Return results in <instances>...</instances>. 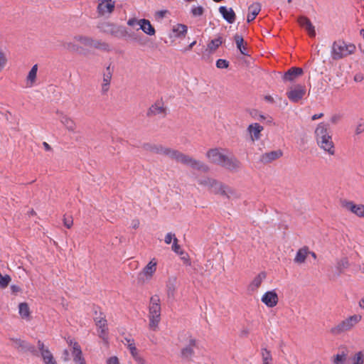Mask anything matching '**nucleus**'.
Masks as SVG:
<instances>
[{
  "mask_svg": "<svg viewBox=\"0 0 364 364\" xmlns=\"http://www.w3.org/2000/svg\"><path fill=\"white\" fill-rule=\"evenodd\" d=\"M175 239H177L176 235L172 232H168L165 235L164 242L166 244L169 245L174 242Z\"/></svg>",
  "mask_w": 364,
  "mask_h": 364,
  "instance_id": "nucleus-45",
  "label": "nucleus"
},
{
  "mask_svg": "<svg viewBox=\"0 0 364 364\" xmlns=\"http://www.w3.org/2000/svg\"><path fill=\"white\" fill-rule=\"evenodd\" d=\"M196 345V341L188 336V345L181 350V355L184 358H190L193 355V347Z\"/></svg>",
  "mask_w": 364,
  "mask_h": 364,
  "instance_id": "nucleus-27",
  "label": "nucleus"
},
{
  "mask_svg": "<svg viewBox=\"0 0 364 364\" xmlns=\"http://www.w3.org/2000/svg\"><path fill=\"white\" fill-rule=\"evenodd\" d=\"M75 41L74 42H65L63 44V47L70 51H76V50H77L78 48L75 44Z\"/></svg>",
  "mask_w": 364,
  "mask_h": 364,
  "instance_id": "nucleus-44",
  "label": "nucleus"
},
{
  "mask_svg": "<svg viewBox=\"0 0 364 364\" xmlns=\"http://www.w3.org/2000/svg\"><path fill=\"white\" fill-rule=\"evenodd\" d=\"M358 305L361 309H364V297L359 301Z\"/></svg>",
  "mask_w": 364,
  "mask_h": 364,
  "instance_id": "nucleus-64",
  "label": "nucleus"
},
{
  "mask_svg": "<svg viewBox=\"0 0 364 364\" xmlns=\"http://www.w3.org/2000/svg\"><path fill=\"white\" fill-rule=\"evenodd\" d=\"M115 5L114 0H99L97 7V13L102 16H109L114 11Z\"/></svg>",
  "mask_w": 364,
  "mask_h": 364,
  "instance_id": "nucleus-10",
  "label": "nucleus"
},
{
  "mask_svg": "<svg viewBox=\"0 0 364 364\" xmlns=\"http://www.w3.org/2000/svg\"><path fill=\"white\" fill-rule=\"evenodd\" d=\"M282 156V151L279 149L266 152L261 156L260 161L264 164L271 163Z\"/></svg>",
  "mask_w": 364,
  "mask_h": 364,
  "instance_id": "nucleus-22",
  "label": "nucleus"
},
{
  "mask_svg": "<svg viewBox=\"0 0 364 364\" xmlns=\"http://www.w3.org/2000/svg\"><path fill=\"white\" fill-rule=\"evenodd\" d=\"M198 183L206 187L214 194L225 196L228 198H238V194L235 190L214 178L205 177L200 179Z\"/></svg>",
  "mask_w": 364,
  "mask_h": 364,
  "instance_id": "nucleus-3",
  "label": "nucleus"
},
{
  "mask_svg": "<svg viewBox=\"0 0 364 364\" xmlns=\"http://www.w3.org/2000/svg\"><path fill=\"white\" fill-rule=\"evenodd\" d=\"M223 41L221 37H218L212 40L208 45V49L210 52H214L222 44Z\"/></svg>",
  "mask_w": 364,
  "mask_h": 364,
  "instance_id": "nucleus-40",
  "label": "nucleus"
},
{
  "mask_svg": "<svg viewBox=\"0 0 364 364\" xmlns=\"http://www.w3.org/2000/svg\"><path fill=\"white\" fill-rule=\"evenodd\" d=\"M219 12L229 23H232L235 21V14L232 9H228L225 6H220Z\"/></svg>",
  "mask_w": 364,
  "mask_h": 364,
  "instance_id": "nucleus-26",
  "label": "nucleus"
},
{
  "mask_svg": "<svg viewBox=\"0 0 364 364\" xmlns=\"http://www.w3.org/2000/svg\"><path fill=\"white\" fill-rule=\"evenodd\" d=\"M174 36L176 38L184 37L187 33V26L183 24H177L172 28Z\"/></svg>",
  "mask_w": 364,
  "mask_h": 364,
  "instance_id": "nucleus-35",
  "label": "nucleus"
},
{
  "mask_svg": "<svg viewBox=\"0 0 364 364\" xmlns=\"http://www.w3.org/2000/svg\"><path fill=\"white\" fill-rule=\"evenodd\" d=\"M348 353L342 350L333 355L332 358V362L333 364H346L347 360Z\"/></svg>",
  "mask_w": 364,
  "mask_h": 364,
  "instance_id": "nucleus-36",
  "label": "nucleus"
},
{
  "mask_svg": "<svg viewBox=\"0 0 364 364\" xmlns=\"http://www.w3.org/2000/svg\"><path fill=\"white\" fill-rule=\"evenodd\" d=\"M226 151L220 148L210 149L207 151L206 157L210 163L221 166L226 156L225 154Z\"/></svg>",
  "mask_w": 364,
  "mask_h": 364,
  "instance_id": "nucleus-11",
  "label": "nucleus"
},
{
  "mask_svg": "<svg viewBox=\"0 0 364 364\" xmlns=\"http://www.w3.org/2000/svg\"><path fill=\"white\" fill-rule=\"evenodd\" d=\"M261 300L267 306L272 308L277 304L279 299L275 291H269L262 296Z\"/></svg>",
  "mask_w": 364,
  "mask_h": 364,
  "instance_id": "nucleus-18",
  "label": "nucleus"
},
{
  "mask_svg": "<svg viewBox=\"0 0 364 364\" xmlns=\"http://www.w3.org/2000/svg\"><path fill=\"white\" fill-rule=\"evenodd\" d=\"M63 359L64 360L67 361L69 359V353L68 350H65L63 352Z\"/></svg>",
  "mask_w": 364,
  "mask_h": 364,
  "instance_id": "nucleus-62",
  "label": "nucleus"
},
{
  "mask_svg": "<svg viewBox=\"0 0 364 364\" xmlns=\"http://www.w3.org/2000/svg\"><path fill=\"white\" fill-rule=\"evenodd\" d=\"M352 364H364V350L358 351L354 355Z\"/></svg>",
  "mask_w": 364,
  "mask_h": 364,
  "instance_id": "nucleus-41",
  "label": "nucleus"
},
{
  "mask_svg": "<svg viewBox=\"0 0 364 364\" xmlns=\"http://www.w3.org/2000/svg\"><path fill=\"white\" fill-rule=\"evenodd\" d=\"M266 278V273L264 272H262L259 273L254 279L252 280L250 284L248 286V290L251 292H255L260 287L262 282Z\"/></svg>",
  "mask_w": 364,
  "mask_h": 364,
  "instance_id": "nucleus-21",
  "label": "nucleus"
},
{
  "mask_svg": "<svg viewBox=\"0 0 364 364\" xmlns=\"http://www.w3.org/2000/svg\"><path fill=\"white\" fill-rule=\"evenodd\" d=\"M97 326L99 328V336L103 340L107 339V320L105 318H101V320H97Z\"/></svg>",
  "mask_w": 364,
  "mask_h": 364,
  "instance_id": "nucleus-33",
  "label": "nucleus"
},
{
  "mask_svg": "<svg viewBox=\"0 0 364 364\" xmlns=\"http://www.w3.org/2000/svg\"><path fill=\"white\" fill-rule=\"evenodd\" d=\"M306 95L305 86L301 85H296L291 87L287 92V95L290 101L297 102L301 100Z\"/></svg>",
  "mask_w": 364,
  "mask_h": 364,
  "instance_id": "nucleus-12",
  "label": "nucleus"
},
{
  "mask_svg": "<svg viewBox=\"0 0 364 364\" xmlns=\"http://www.w3.org/2000/svg\"><path fill=\"white\" fill-rule=\"evenodd\" d=\"M340 117L337 115H333L331 117L330 121L333 124H336L339 121Z\"/></svg>",
  "mask_w": 364,
  "mask_h": 364,
  "instance_id": "nucleus-58",
  "label": "nucleus"
},
{
  "mask_svg": "<svg viewBox=\"0 0 364 364\" xmlns=\"http://www.w3.org/2000/svg\"><path fill=\"white\" fill-rule=\"evenodd\" d=\"M364 131V124H359L357 125L355 128V133L357 134H361Z\"/></svg>",
  "mask_w": 364,
  "mask_h": 364,
  "instance_id": "nucleus-53",
  "label": "nucleus"
},
{
  "mask_svg": "<svg viewBox=\"0 0 364 364\" xmlns=\"http://www.w3.org/2000/svg\"><path fill=\"white\" fill-rule=\"evenodd\" d=\"M177 289V279L176 277L168 278L166 283V293L169 298H173Z\"/></svg>",
  "mask_w": 364,
  "mask_h": 364,
  "instance_id": "nucleus-25",
  "label": "nucleus"
},
{
  "mask_svg": "<svg viewBox=\"0 0 364 364\" xmlns=\"http://www.w3.org/2000/svg\"><path fill=\"white\" fill-rule=\"evenodd\" d=\"M7 57L2 50H0V72H1L7 64Z\"/></svg>",
  "mask_w": 364,
  "mask_h": 364,
  "instance_id": "nucleus-43",
  "label": "nucleus"
},
{
  "mask_svg": "<svg viewBox=\"0 0 364 364\" xmlns=\"http://www.w3.org/2000/svg\"><path fill=\"white\" fill-rule=\"evenodd\" d=\"M350 267L349 260L347 257H342L337 260L336 268L339 274L344 272Z\"/></svg>",
  "mask_w": 364,
  "mask_h": 364,
  "instance_id": "nucleus-34",
  "label": "nucleus"
},
{
  "mask_svg": "<svg viewBox=\"0 0 364 364\" xmlns=\"http://www.w3.org/2000/svg\"><path fill=\"white\" fill-rule=\"evenodd\" d=\"M355 50L354 44H347L344 41H338L333 44L332 57L334 60L345 58Z\"/></svg>",
  "mask_w": 364,
  "mask_h": 364,
  "instance_id": "nucleus-6",
  "label": "nucleus"
},
{
  "mask_svg": "<svg viewBox=\"0 0 364 364\" xmlns=\"http://www.w3.org/2000/svg\"><path fill=\"white\" fill-rule=\"evenodd\" d=\"M19 314L22 318L29 319L30 318V309L28 305L25 303H21L18 306Z\"/></svg>",
  "mask_w": 364,
  "mask_h": 364,
  "instance_id": "nucleus-37",
  "label": "nucleus"
},
{
  "mask_svg": "<svg viewBox=\"0 0 364 364\" xmlns=\"http://www.w3.org/2000/svg\"><path fill=\"white\" fill-rule=\"evenodd\" d=\"M303 74V70L300 68H291L283 76L284 81H294Z\"/></svg>",
  "mask_w": 364,
  "mask_h": 364,
  "instance_id": "nucleus-24",
  "label": "nucleus"
},
{
  "mask_svg": "<svg viewBox=\"0 0 364 364\" xmlns=\"http://www.w3.org/2000/svg\"><path fill=\"white\" fill-rule=\"evenodd\" d=\"M146 115L149 117L158 116L159 117H165L166 115V107L161 100L156 101L148 109Z\"/></svg>",
  "mask_w": 364,
  "mask_h": 364,
  "instance_id": "nucleus-13",
  "label": "nucleus"
},
{
  "mask_svg": "<svg viewBox=\"0 0 364 364\" xmlns=\"http://www.w3.org/2000/svg\"><path fill=\"white\" fill-rule=\"evenodd\" d=\"M134 358L139 364H146L145 360L139 355H136Z\"/></svg>",
  "mask_w": 364,
  "mask_h": 364,
  "instance_id": "nucleus-55",
  "label": "nucleus"
},
{
  "mask_svg": "<svg viewBox=\"0 0 364 364\" xmlns=\"http://www.w3.org/2000/svg\"><path fill=\"white\" fill-rule=\"evenodd\" d=\"M229 65V63L227 60L223 59H219L216 62V66L218 68H226Z\"/></svg>",
  "mask_w": 364,
  "mask_h": 364,
  "instance_id": "nucleus-48",
  "label": "nucleus"
},
{
  "mask_svg": "<svg viewBox=\"0 0 364 364\" xmlns=\"http://www.w3.org/2000/svg\"><path fill=\"white\" fill-rule=\"evenodd\" d=\"M45 364H57L50 351L48 349L41 353Z\"/></svg>",
  "mask_w": 364,
  "mask_h": 364,
  "instance_id": "nucleus-38",
  "label": "nucleus"
},
{
  "mask_svg": "<svg viewBox=\"0 0 364 364\" xmlns=\"http://www.w3.org/2000/svg\"><path fill=\"white\" fill-rule=\"evenodd\" d=\"M69 345L73 347V360L75 364H85V360L82 357V351L77 343L70 340Z\"/></svg>",
  "mask_w": 364,
  "mask_h": 364,
  "instance_id": "nucleus-20",
  "label": "nucleus"
},
{
  "mask_svg": "<svg viewBox=\"0 0 364 364\" xmlns=\"http://www.w3.org/2000/svg\"><path fill=\"white\" fill-rule=\"evenodd\" d=\"M11 341L16 345V346H21L22 344V341L19 339H14V338H12Z\"/></svg>",
  "mask_w": 364,
  "mask_h": 364,
  "instance_id": "nucleus-63",
  "label": "nucleus"
},
{
  "mask_svg": "<svg viewBox=\"0 0 364 364\" xmlns=\"http://www.w3.org/2000/svg\"><path fill=\"white\" fill-rule=\"evenodd\" d=\"M11 290L13 294H17L21 291V289L18 285H11Z\"/></svg>",
  "mask_w": 364,
  "mask_h": 364,
  "instance_id": "nucleus-54",
  "label": "nucleus"
},
{
  "mask_svg": "<svg viewBox=\"0 0 364 364\" xmlns=\"http://www.w3.org/2000/svg\"><path fill=\"white\" fill-rule=\"evenodd\" d=\"M57 114L60 122L68 132L73 134L77 132V124L73 118L63 112H57Z\"/></svg>",
  "mask_w": 364,
  "mask_h": 364,
  "instance_id": "nucleus-14",
  "label": "nucleus"
},
{
  "mask_svg": "<svg viewBox=\"0 0 364 364\" xmlns=\"http://www.w3.org/2000/svg\"><path fill=\"white\" fill-rule=\"evenodd\" d=\"M323 116V113L316 114H314V115H313V116L311 117V119H312L313 121H314V120H316V119H318L321 118Z\"/></svg>",
  "mask_w": 364,
  "mask_h": 364,
  "instance_id": "nucleus-61",
  "label": "nucleus"
},
{
  "mask_svg": "<svg viewBox=\"0 0 364 364\" xmlns=\"http://www.w3.org/2000/svg\"><path fill=\"white\" fill-rule=\"evenodd\" d=\"M144 149L146 151L154 154L168 156L170 159H174L177 162L189 166L190 167L198 171L208 172L210 169L209 166L205 163L186 155L178 150L166 147L160 144H146L144 145Z\"/></svg>",
  "mask_w": 364,
  "mask_h": 364,
  "instance_id": "nucleus-1",
  "label": "nucleus"
},
{
  "mask_svg": "<svg viewBox=\"0 0 364 364\" xmlns=\"http://www.w3.org/2000/svg\"><path fill=\"white\" fill-rule=\"evenodd\" d=\"M97 28L101 31L117 38L124 37L127 34L124 27L110 22H102L97 26Z\"/></svg>",
  "mask_w": 364,
  "mask_h": 364,
  "instance_id": "nucleus-8",
  "label": "nucleus"
},
{
  "mask_svg": "<svg viewBox=\"0 0 364 364\" xmlns=\"http://www.w3.org/2000/svg\"><path fill=\"white\" fill-rule=\"evenodd\" d=\"M114 68L109 65L106 67L105 70L103 73V78L102 82V92L105 94L109 89L110 82L112 80Z\"/></svg>",
  "mask_w": 364,
  "mask_h": 364,
  "instance_id": "nucleus-16",
  "label": "nucleus"
},
{
  "mask_svg": "<svg viewBox=\"0 0 364 364\" xmlns=\"http://www.w3.org/2000/svg\"><path fill=\"white\" fill-rule=\"evenodd\" d=\"M234 38L237 48L240 52L244 55H249L247 48V43H245L242 36L237 34L235 36Z\"/></svg>",
  "mask_w": 364,
  "mask_h": 364,
  "instance_id": "nucleus-31",
  "label": "nucleus"
},
{
  "mask_svg": "<svg viewBox=\"0 0 364 364\" xmlns=\"http://www.w3.org/2000/svg\"><path fill=\"white\" fill-rule=\"evenodd\" d=\"M310 251L307 247H303L296 252L294 262L298 264H302L305 262L306 257L309 255Z\"/></svg>",
  "mask_w": 364,
  "mask_h": 364,
  "instance_id": "nucleus-32",
  "label": "nucleus"
},
{
  "mask_svg": "<svg viewBox=\"0 0 364 364\" xmlns=\"http://www.w3.org/2000/svg\"><path fill=\"white\" fill-rule=\"evenodd\" d=\"M127 343V347L130 351V353L134 358L136 355H139L138 350L134 345V341L128 338H125Z\"/></svg>",
  "mask_w": 364,
  "mask_h": 364,
  "instance_id": "nucleus-42",
  "label": "nucleus"
},
{
  "mask_svg": "<svg viewBox=\"0 0 364 364\" xmlns=\"http://www.w3.org/2000/svg\"><path fill=\"white\" fill-rule=\"evenodd\" d=\"M362 319L360 314H354L339 322L337 325L332 327L330 332L333 335H339L352 330Z\"/></svg>",
  "mask_w": 364,
  "mask_h": 364,
  "instance_id": "nucleus-5",
  "label": "nucleus"
},
{
  "mask_svg": "<svg viewBox=\"0 0 364 364\" xmlns=\"http://www.w3.org/2000/svg\"><path fill=\"white\" fill-rule=\"evenodd\" d=\"M354 80L356 82H361L363 80V76L361 74H357L355 75Z\"/></svg>",
  "mask_w": 364,
  "mask_h": 364,
  "instance_id": "nucleus-59",
  "label": "nucleus"
},
{
  "mask_svg": "<svg viewBox=\"0 0 364 364\" xmlns=\"http://www.w3.org/2000/svg\"><path fill=\"white\" fill-rule=\"evenodd\" d=\"M167 13H168L167 10L158 11L156 12L155 16L158 19H161V18H164V16H166V14Z\"/></svg>",
  "mask_w": 364,
  "mask_h": 364,
  "instance_id": "nucleus-50",
  "label": "nucleus"
},
{
  "mask_svg": "<svg viewBox=\"0 0 364 364\" xmlns=\"http://www.w3.org/2000/svg\"><path fill=\"white\" fill-rule=\"evenodd\" d=\"M264 128L258 123H253L248 126L247 132L250 134V139L252 141H257L261 137V132Z\"/></svg>",
  "mask_w": 364,
  "mask_h": 364,
  "instance_id": "nucleus-19",
  "label": "nucleus"
},
{
  "mask_svg": "<svg viewBox=\"0 0 364 364\" xmlns=\"http://www.w3.org/2000/svg\"><path fill=\"white\" fill-rule=\"evenodd\" d=\"M139 26L146 34L149 36H154L156 33V31L150 21L147 19L143 18L139 20Z\"/></svg>",
  "mask_w": 364,
  "mask_h": 364,
  "instance_id": "nucleus-28",
  "label": "nucleus"
},
{
  "mask_svg": "<svg viewBox=\"0 0 364 364\" xmlns=\"http://www.w3.org/2000/svg\"><path fill=\"white\" fill-rule=\"evenodd\" d=\"M63 224L67 228H68V229L71 228L73 225V218L71 216H70V217L64 216Z\"/></svg>",
  "mask_w": 364,
  "mask_h": 364,
  "instance_id": "nucleus-47",
  "label": "nucleus"
},
{
  "mask_svg": "<svg viewBox=\"0 0 364 364\" xmlns=\"http://www.w3.org/2000/svg\"><path fill=\"white\" fill-rule=\"evenodd\" d=\"M340 205L344 210L350 212L358 218H363L364 204H357L352 200L342 199L340 200Z\"/></svg>",
  "mask_w": 364,
  "mask_h": 364,
  "instance_id": "nucleus-9",
  "label": "nucleus"
},
{
  "mask_svg": "<svg viewBox=\"0 0 364 364\" xmlns=\"http://www.w3.org/2000/svg\"><path fill=\"white\" fill-rule=\"evenodd\" d=\"M249 333H250V331H249L248 328H244L240 331V336L241 337H247L248 336Z\"/></svg>",
  "mask_w": 364,
  "mask_h": 364,
  "instance_id": "nucleus-56",
  "label": "nucleus"
},
{
  "mask_svg": "<svg viewBox=\"0 0 364 364\" xmlns=\"http://www.w3.org/2000/svg\"><path fill=\"white\" fill-rule=\"evenodd\" d=\"M298 23L299 25L306 29V31L308 32L309 35L311 37H315L316 36V31L315 27L313 26L310 20L305 16H301L298 18Z\"/></svg>",
  "mask_w": 364,
  "mask_h": 364,
  "instance_id": "nucleus-23",
  "label": "nucleus"
},
{
  "mask_svg": "<svg viewBox=\"0 0 364 364\" xmlns=\"http://www.w3.org/2000/svg\"><path fill=\"white\" fill-rule=\"evenodd\" d=\"M127 24L130 26H134L136 24L139 26V20H137L135 18H129L127 21Z\"/></svg>",
  "mask_w": 364,
  "mask_h": 364,
  "instance_id": "nucleus-52",
  "label": "nucleus"
},
{
  "mask_svg": "<svg viewBox=\"0 0 364 364\" xmlns=\"http://www.w3.org/2000/svg\"><path fill=\"white\" fill-rule=\"evenodd\" d=\"M157 262L156 259H152L141 271L139 277L143 280H150L156 271Z\"/></svg>",
  "mask_w": 364,
  "mask_h": 364,
  "instance_id": "nucleus-15",
  "label": "nucleus"
},
{
  "mask_svg": "<svg viewBox=\"0 0 364 364\" xmlns=\"http://www.w3.org/2000/svg\"><path fill=\"white\" fill-rule=\"evenodd\" d=\"M264 100H265V101H267V102H269V103L274 102V98L271 95H266L264 97Z\"/></svg>",
  "mask_w": 364,
  "mask_h": 364,
  "instance_id": "nucleus-60",
  "label": "nucleus"
},
{
  "mask_svg": "<svg viewBox=\"0 0 364 364\" xmlns=\"http://www.w3.org/2000/svg\"><path fill=\"white\" fill-rule=\"evenodd\" d=\"M262 364H272V357L269 350L266 348L262 349Z\"/></svg>",
  "mask_w": 364,
  "mask_h": 364,
  "instance_id": "nucleus-39",
  "label": "nucleus"
},
{
  "mask_svg": "<svg viewBox=\"0 0 364 364\" xmlns=\"http://www.w3.org/2000/svg\"><path fill=\"white\" fill-rule=\"evenodd\" d=\"M75 42L80 43L82 46L88 48H93L104 51H109L110 50L109 46L106 42L94 39L89 36L78 35L75 36L73 38Z\"/></svg>",
  "mask_w": 364,
  "mask_h": 364,
  "instance_id": "nucleus-7",
  "label": "nucleus"
},
{
  "mask_svg": "<svg viewBox=\"0 0 364 364\" xmlns=\"http://www.w3.org/2000/svg\"><path fill=\"white\" fill-rule=\"evenodd\" d=\"M249 14H247V22L252 21L258 15L261 10V4L258 2L254 3L249 6Z\"/></svg>",
  "mask_w": 364,
  "mask_h": 364,
  "instance_id": "nucleus-29",
  "label": "nucleus"
},
{
  "mask_svg": "<svg viewBox=\"0 0 364 364\" xmlns=\"http://www.w3.org/2000/svg\"><path fill=\"white\" fill-rule=\"evenodd\" d=\"M178 239H175L174 242H173L171 249L174 252H176L177 254H181L182 252L180 251L181 246L178 244Z\"/></svg>",
  "mask_w": 364,
  "mask_h": 364,
  "instance_id": "nucleus-49",
  "label": "nucleus"
},
{
  "mask_svg": "<svg viewBox=\"0 0 364 364\" xmlns=\"http://www.w3.org/2000/svg\"><path fill=\"white\" fill-rule=\"evenodd\" d=\"M240 162L233 156H228L225 157V159L221 166L230 171H237L240 168Z\"/></svg>",
  "mask_w": 364,
  "mask_h": 364,
  "instance_id": "nucleus-17",
  "label": "nucleus"
},
{
  "mask_svg": "<svg viewBox=\"0 0 364 364\" xmlns=\"http://www.w3.org/2000/svg\"><path fill=\"white\" fill-rule=\"evenodd\" d=\"M107 364H119V359L116 356L110 357L107 360Z\"/></svg>",
  "mask_w": 364,
  "mask_h": 364,
  "instance_id": "nucleus-51",
  "label": "nucleus"
},
{
  "mask_svg": "<svg viewBox=\"0 0 364 364\" xmlns=\"http://www.w3.org/2000/svg\"><path fill=\"white\" fill-rule=\"evenodd\" d=\"M38 348L40 350L41 353L43 350H48V348H45L44 344L40 341L38 342Z\"/></svg>",
  "mask_w": 364,
  "mask_h": 364,
  "instance_id": "nucleus-57",
  "label": "nucleus"
},
{
  "mask_svg": "<svg viewBox=\"0 0 364 364\" xmlns=\"http://www.w3.org/2000/svg\"><path fill=\"white\" fill-rule=\"evenodd\" d=\"M161 299L158 295L151 297L149 304V328L156 331L161 321Z\"/></svg>",
  "mask_w": 364,
  "mask_h": 364,
  "instance_id": "nucleus-4",
  "label": "nucleus"
},
{
  "mask_svg": "<svg viewBox=\"0 0 364 364\" xmlns=\"http://www.w3.org/2000/svg\"><path fill=\"white\" fill-rule=\"evenodd\" d=\"M38 65H34L26 77V87H31L36 82L37 78Z\"/></svg>",
  "mask_w": 364,
  "mask_h": 364,
  "instance_id": "nucleus-30",
  "label": "nucleus"
},
{
  "mask_svg": "<svg viewBox=\"0 0 364 364\" xmlns=\"http://www.w3.org/2000/svg\"><path fill=\"white\" fill-rule=\"evenodd\" d=\"M204 9L202 6L194 7L191 10V13L195 16H202L203 14Z\"/></svg>",
  "mask_w": 364,
  "mask_h": 364,
  "instance_id": "nucleus-46",
  "label": "nucleus"
},
{
  "mask_svg": "<svg viewBox=\"0 0 364 364\" xmlns=\"http://www.w3.org/2000/svg\"><path fill=\"white\" fill-rule=\"evenodd\" d=\"M314 134L318 147L328 155H334L335 146L329 131V125L323 122L319 123L315 129Z\"/></svg>",
  "mask_w": 364,
  "mask_h": 364,
  "instance_id": "nucleus-2",
  "label": "nucleus"
}]
</instances>
